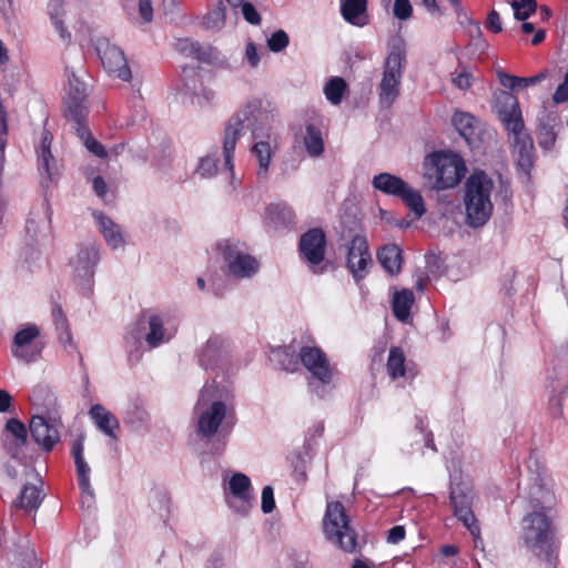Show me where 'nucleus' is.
Masks as SVG:
<instances>
[{
    "label": "nucleus",
    "instance_id": "f257e3e1",
    "mask_svg": "<svg viewBox=\"0 0 568 568\" xmlns=\"http://www.w3.org/2000/svg\"><path fill=\"white\" fill-rule=\"evenodd\" d=\"M551 499L552 494L544 484L542 473L537 471L529 491L531 510L521 519L518 540L519 545L535 557L554 568L557 561L558 545L556 528L547 514Z\"/></svg>",
    "mask_w": 568,
    "mask_h": 568
},
{
    "label": "nucleus",
    "instance_id": "f03ea898",
    "mask_svg": "<svg viewBox=\"0 0 568 568\" xmlns=\"http://www.w3.org/2000/svg\"><path fill=\"white\" fill-rule=\"evenodd\" d=\"M275 115L271 103L254 98L245 102L226 122L223 138L224 164L233 179L234 151L242 131L247 129L254 139L270 138Z\"/></svg>",
    "mask_w": 568,
    "mask_h": 568
},
{
    "label": "nucleus",
    "instance_id": "7ed1b4c3",
    "mask_svg": "<svg viewBox=\"0 0 568 568\" xmlns=\"http://www.w3.org/2000/svg\"><path fill=\"white\" fill-rule=\"evenodd\" d=\"M499 119L506 131L514 138V153L517 166L525 175H529L534 166V142L525 130L518 99L510 92L503 91L497 97Z\"/></svg>",
    "mask_w": 568,
    "mask_h": 568
},
{
    "label": "nucleus",
    "instance_id": "20e7f679",
    "mask_svg": "<svg viewBox=\"0 0 568 568\" xmlns=\"http://www.w3.org/2000/svg\"><path fill=\"white\" fill-rule=\"evenodd\" d=\"M494 183L484 171H474L465 184L466 223L470 227L484 226L493 214L490 194Z\"/></svg>",
    "mask_w": 568,
    "mask_h": 568
},
{
    "label": "nucleus",
    "instance_id": "39448f33",
    "mask_svg": "<svg viewBox=\"0 0 568 568\" xmlns=\"http://www.w3.org/2000/svg\"><path fill=\"white\" fill-rule=\"evenodd\" d=\"M407 62L405 41L396 38L392 41L384 62L378 98L383 106L389 108L400 93V81Z\"/></svg>",
    "mask_w": 568,
    "mask_h": 568
},
{
    "label": "nucleus",
    "instance_id": "423d86ee",
    "mask_svg": "<svg viewBox=\"0 0 568 568\" xmlns=\"http://www.w3.org/2000/svg\"><path fill=\"white\" fill-rule=\"evenodd\" d=\"M426 175L435 190H446L459 184L466 173L464 160L453 152H434L424 162Z\"/></svg>",
    "mask_w": 568,
    "mask_h": 568
},
{
    "label": "nucleus",
    "instance_id": "0eeeda50",
    "mask_svg": "<svg viewBox=\"0 0 568 568\" xmlns=\"http://www.w3.org/2000/svg\"><path fill=\"white\" fill-rule=\"evenodd\" d=\"M323 528L326 538L346 552H353L357 546V534L349 525V518L341 501L326 505Z\"/></svg>",
    "mask_w": 568,
    "mask_h": 568
},
{
    "label": "nucleus",
    "instance_id": "6e6552de",
    "mask_svg": "<svg viewBox=\"0 0 568 568\" xmlns=\"http://www.w3.org/2000/svg\"><path fill=\"white\" fill-rule=\"evenodd\" d=\"M214 388L207 383L203 386L194 414L197 416V432L202 437L214 436L226 416V405L221 400H213Z\"/></svg>",
    "mask_w": 568,
    "mask_h": 568
},
{
    "label": "nucleus",
    "instance_id": "1a4fd4ad",
    "mask_svg": "<svg viewBox=\"0 0 568 568\" xmlns=\"http://www.w3.org/2000/svg\"><path fill=\"white\" fill-rule=\"evenodd\" d=\"M300 362L310 372L312 379L320 385L310 382V387L320 397L324 396L325 388L331 385L333 368L329 365L326 354L317 346H303L298 352Z\"/></svg>",
    "mask_w": 568,
    "mask_h": 568
},
{
    "label": "nucleus",
    "instance_id": "9d476101",
    "mask_svg": "<svg viewBox=\"0 0 568 568\" xmlns=\"http://www.w3.org/2000/svg\"><path fill=\"white\" fill-rule=\"evenodd\" d=\"M449 499L455 517L464 524L471 536L477 538L480 528L473 511L474 491L471 486L465 481L452 483Z\"/></svg>",
    "mask_w": 568,
    "mask_h": 568
},
{
    "label": "nucleus",
    "instance_id": "9b49d317",
    "mask_svg": "<svg viewBox=\"0 0 568 568\" xmlns=\"http://www.w3.org/2000/svg\"><path fill=\"white\" fill-rule=\"evenodd\" d=\"M99 260L98 244L95 242H87L80 245L75 257L70 262L82 293L87 296L92 292L94 268Z\"/></svg>",
    "mask_w": 568,
    "mask_h": 568
},
{
    "label": "nucleus",
    "instance_id": "f8f14e48",
    "mask_svg": "<svg viewBox=\"0 0 568 568\" xmlns=\"http://www.w3.org/2000/svg\"><path fill=\"white\" fill-rule=\"evenodd\" d=\"M325 248L326 236L322 229H311L302 234L298 244L300 254L314 274L324 272V267L320 265L324 261Z\"/></svg>",
    "mask_w": 568,
    "mask_h": 568
},
{
    "label": "nucleus",
    "instance_id": "ddd939ff",
    "mask_svg": "<svg viewBox=\"0 0 568 568\" xmlns=\"http://www.w3.org/2000/svg\"><path fill=\"white\" fill-rule=\"evenodd\" d=\"M346 266L355 282L358 283L366 277L367 266L372 263L367 241L365 236L357 233L349 235V243L346 244Z\"/></svg>",
    "mask_w": 568,
    "mask_h": 568
},
{
    "label": "nucleus",
    "instance_id": "4468645a",
    "mask_svg": "<svg viewBox=\"0 0 568 568\" xmlns=\"http://www.w3.org/2000/svg\"><path fill=\"white\" fill-rule=\"evenodd\" d=\"M97 51L100 55L104 69L123 81H130L132 73L124 52L109 40L102 39L98 41Z\"/></svg>",
    "mask_w": 568,
    "mask_h": 568
},
{
    "label": "nucleus",
    "instance_id": "2eb2a0df",
    "mask_svg": "<svg viewBox=\"0 0 568 568\" xmlns=\"http://www.w3.org/2000/svg\"><path fill=\"white\" fill-rule=\"evenodd\" d=\"M233 500L229 501L230 507L237 514L246 516L254 504L252 495L253 487L251 479L243 473H235L229 481Z\"/></svg>",
    "mask_w": 568,
    "mask_h": 568
},
{
    "label": "nucleus",
    "instance_id": "dca6fc26",
    "mask_svg": "<svg viewBox=\"0 0 568 568\" xmlns=\"http://www.w3.org/2000/svg\"><path fill=\"white\" fill-rule=\"evenodd\" d=\"M223 256L230 273L236 277H250L258 270V262L253 256L237 251L230 243H226Z\"/></svg>",
    "mask_w": 568,
    "mask_h": 568
},
{
    "label": "nucleus",
    "instance_id": "f3484780",
    "mask_svg": "<svg viewBox=\"0 0 568 568\" xmlns=\"http://www.w3.org/2000/svg\"><path fill=\"white\" fill-rule=\"evenodd\" d=\"M3 447L12 458H20L22 448L28 443L26 425L17 418L7 420L3 432Z\"/></svg>",
    "mask_w": 568,
    "mask_h": 568
},
{
    "label": "nucleus",
    "instance_id": "a211bd4d",
    "mask_svg": "<svg viewBox=\"0 0 568 568\" xmlns=\"http://www.w3.org/2000/svg\"><path fill=\"white\" fill-rule=\"evenodd\" d=\"M29 429L31 437L45 452H50L60 439L57 426L40 415L32 416Z\"/></svg>",
    "mask_w": 568,
    "mask_h": 568
},
{
    "label": "nucleus",
    "instance_id": "6ab92c4d",
    "mask_svg": "<svg viewBox=\"0 0 568 568\" xmlns=\"http://www.w3.org/2000/svg\"><path fill=\"white\" fill-rule=\"evenodd\" d=\"M453 125L470 149L480 146L479 120L468 112L457 111L452 118Z\"/></svg>",
    "mask_w": 568,
    "mask_h": 568
},
{
    "label": "nucleus",
    "instance_id": "aec40b11",
    "mask_svg": "<svg viewBox=\"0 0 568 568\" xmlns=\"http://www.w3.org/2000/svg\"><path fill=\"white\" fill-rule=\"evenodd\" d=\"M199 364L204 369H214L226 355L225 339L220 335H212L197 351Z\"/></svg>",
    "mask_w": 568,
    "mask_h": 568
},
{
    "label": "nucleus",
    "instance_id": "412c9836",
    "mask_svg": "<svg viewBox=\"0 0 568 568\" xmlns=\"http://www.w3.org/2000/svg\"><path fill=\"white\" fill-rule=\"evenodd\" d=\"M547 381L554 392L568 388V348H561L552 359V366L547 371Z\"/></svg>",
    "mask_w": 568,
    "mask_h": 568
},
{
    "label": "nucleus",
    "instance_id": "4be33fe9",
    "mask_svg": "<svg viewBox=\"0 0 568 568\" xmlns=\"http://www.w3.org/2000/svg\"><path fill=\"white\" fill-rule=\"evenodd\" d=\"M52 140V134L44 131L38 150V169L40 174L45 176L48 183L52 182L58 173L57 160L51 152Z\"/></svg>",
    "mask_w": 568,
    "mask_h": 568
},
{
    "label": "nucleus",
    "instance_id": "5701e85b",
    "mask_svg": "<svg viewBox=\"0 0 568 568\" xmlns=\"http://www.w3.org/2000/svg\"><path fill=\"white\" fill-rule=\"evenodd\" d=\"M341 14L352 26L368 24L367 0H341Z\"/></svg>",
    "mask_w": 568,
    "mask_h": 568
},
{
    "label": "nucleus",
    "instance_id": "b1692460",
    "mask_svg": "<svg viewBox=\"0 0 568 568\" xmlns=\"http://www.w3.org/2000/svg\"><path fill=\"white\" fill-rule=\"evenodd\" d=\"M295 214L286 203H272L265 210V222L273 229L288 227L294 224Z\"/></svg>",
    "mask_w": 568,
    "mask_h": 568
},
{
    "label": "nucleus",
    "instance_id": "393cba45",
    "mask_svg": "<svg viewBox=\"0 0 568 568\" xmlns=\"http://www.w3.org/2000/svg\"><path fill=\"white\" fill-rule=\"evenodd\" d=\"M89 415L91 419L94 422L97 427L104 433L106 436L118 439V436L115 434V429L119 428V420L116 417L109 412L103 405L95 404L93 405L90 410Z\"/></svg>",
    "mask_w": 568,
    "mask_h": 568
},
{
    "label": "nucleus",
    "instance_id": "a878e982",
    "mask_svg": "<svg viewBox=\"0 0 568 568\" xmlns=\"http://www.w3.org/2000/svg\"><path fill=\"white\" fill-rule=\"evenodd\" d=\"M94 217L106 244L112 250L124 245L123 234L118 224L103 213H94Z\"/></svg>",
    "mask_w": 568,
    "mask_h": 568
},
{
    "label": "nucleus",
    "instance_id": "bb28decb",
    "mask_svg": "<svg viewBox=\"0 0 568 568\" xmlns=\"http://www.w3.org/2000/svg\"><path fill=\"white\" fill-rule=\"evenodd\" d=\"M181 77L184 83L185 93L197 98L202 94L206 102H210L213 99L214 93L211 90L203 88L197 68L184 67L182 69Z\"/></svg>",
    "mask_w": 568,
    "mask_h": 568
},
{
    "label": "nucleus",
    "instance_id": "cd10ccee",
    "mask_svg": "<svg viewBox=\"0 0 568 568\" xmlns=\"http://www.w3.org/2000/svg\"><path fill=\"white\" fill-rule=\"evenodd\" d=\"M406 182L397 175L383 172L375 175L372 185L375 190L390 196L398 197L406 187Z\"/></svg>",
    "mask_w": 568,
    "mask_h": 568
},
{
    "label": "nucleus",
    "instance_id": "c85d7f7f",
    "mask_svg": "<svg viewBox=\"0 0 568 568\" xmlns=\"http://www.w3.org/2000/svg\"><path fill=\"white\" fill-rule=\"evenodd\" d=\"M377 258L383 268L392 276L402 270V250L396 244H387L377 253Z\"/></svg>",
    "mask_w": 568,
    "mask_h": 568
},
{
    "label": "nucleus",
    "instance_id": "c756f323",
    "mask_svg": "<svg viewBox=\"0 0 568 568\" xmlns=\"http://www.w3.org/2000/svg\"><path fill=\"white\" fill-rule=\"evenodd\" d=\"M303 142L311 158H318L324 152V140L321 128L315 123H306Z\"/></svg>",
    "mask_w": 568,
    "mask_h": 568
},
{
    "label": "nucleus",
    "instance_id": "7c9ffc66",
    "mask_svg": "<svg viewBox=\"0 0 568 568\" xmlns=\"http://www.w3.org/2000/svg\"><path fill=\"white\" fill-rule=\"evenodd\" d=\"M43 499L41 489L31 484L23 486L19 497L13 501V506L24 509L26 511L37 510Z\"/></svg>",
    "mask_w": 568,
    "mask_h": 568
},
{
    "label": "nucleus",
    "instance_id": "2f4dec72",
    "mask_svg": "<svg viewBox=\"0 0 568 568\" xmlns=\"http://www.w3.org/2000/svg\"><path fill=\"white\" fill-rule=\"evenodd\" d=\"M65 116L73 122L74 132L78 131V129H80V126H88L87 125V116H88L87 100L67 98V100H65Z\"/></svg>",
    "mask_w": 568,
    "mask_h": 568
},
{
    "label": "nucleus",
    "instance_id": "473e14b6",
    "mask_svg": "<svg viewBox=\"0 0 568 568\" xmlns=\"http://www.w3.org/2000/svg\"><path fill=\"white\" fill-rule=\"evenodd\" d=\"M414 294L410 290L404 288L394 294L392 308L394 316L400 321L406 322L410 316V308L414 304Z\"/></svg>",
    "mask_w": 568,
    "mask_h": 568
},
{
    "label": "nucleus",
    "instance_id": "72a5a7b5",
    "mask_svg": "<svg viewBox=\"0 0 568 568\" xmlns=\"http://www.w3.org/2000/svg\"><path fill=\"white\" fill-rule=\"evenodd\" d=\"M51 315L60 343L64 347H67V345H72V334L62 306L60 304L53 303Z\"/></svg>",
    "mask_w": 568,
    "mask_h": 568
},
{
    "label": "nucleus",
    "instance_id": "f704fd0d",
    "mask_svg": "<svg viewBox=\"0 0 568 568\" xmlns=\"http://www.w3.org/2000/svg\"><path fill=\"white\" fill-rule=\"evenodd\" d=\"M556 118L547 115L541 119L538 125V144L544 150H551L555 145L557 133L555 131Z\"/></svg>",
    "mask_w": 568,
    "mask_h": 568
},
{
    "label": "nucleus",
    "instance_id": "c9c22d12",
    "mask_svg": "<svg viewBox=\"0 0 568 568\" xmlns=\"http://www.w3.org/2000/svg\"><path fill=\"white\" fill-rule=\"evenodd\" d=\"M149 332L145 335V341L150 347H158L163 342L169 341L164 329V322L158 314H152L148 318Z\"/></svg>",
    "mask_w": 568,
    "mask_h": 568
},
{
    "label": "nucleus",
    "instance_id": "e433bc0d",
    "mask_svg": "<svg viewBox=\"0 0 568 568\" xmlns=\"http://www.w3.org/2000/svg\"><path fill=\"white\" fill-rule=\"evenodd\" d=\"M252 153L258 161V178H266L274 149L271 146L270 141H258L252 146Z\"/></svg>",
    "mask_w": 568,
    "mask_h": 568
},
{
    "label": "nucleus",
    "instance_id": "4c0bfd02",
    "mask_svg": "<svg viewBox=\"0 0 568 568\" xmlns=\"http://www.w3.org/2000/svg\"><path fill=\"white\" fill-rule=\"evenodd\" d=\"M272 359L284 371L295 372L300 364L298 355L290 346L276 347L272 351Z\"/></svg>",
    "mask_w": 568,
    "mask_h": 568
},
{
    "label": "nucleus",
    "instance_id": "58836bf2",
    "mask_svg": "<svg viewBox=\"0 0 568 568\" xmlns=\"http://www.w3.org/2000/svg\"><path fill=\"white\" fill-rule=\"evenodd\" d=\"M398 199H400L404 204L409 207V210L415 214L416 219H420L425 214L426 207L420 192L412 187L408 183L406 184L405 190L402 192Z\"/></svg>",
    "mask_w": 568,
    "mask_h": 568
},
{
    "label": "nucleus",
    "instance_id": "ea45409f",
    "mask_svg": "<svg viewBox=\"0 0 568 568\" xmlns=\"http://www.w3.org/2000/svg\"><path fill=\"white\" fill-rule=\"evenodd\" d=\"M405 354L400 347H390L386 367L389 376L393 379H397L399 377L405 376Z\"/></svg>",
    "mask_w": 568,
    "mask_h": 568
},
{
    "label": "nucleus",
    "instance_id": "a19ab883",
    "mask_svg": "<svg viewBox=\"0 0 568 568\" xmlns=\"http://www.w3.org/2000/svg\"><path fill=\"white\" fill-rule=\"evenodd\" d=\"M48 12L60 38L63 41H70L71 33L64 28L61 19L63 16V0H50L48 3Z\"/></svg>",
    "mask_w": 568,
    "mask_h": 568
},
{
    "label": "nucleus",
    "instance_id": "79ce46f5",
    "mask_svg": "<svg viewBox=\"0 0 568 568\" xmlns=\"http://www.w3.org/2000/svg\"><path fill=\"white\" fill-rule=\"evenodd\" d=\"M347 90L346 81L341 77L331 78L325 87L324 94L325 98L334 105H337L342 102L344 93Z\"/></svg>",
    "mask_w": 568,
    "mask_h": 568
},
{
    "label": "nucleus",
    "instance_id": "37998d69",
    "mask_svg": "<svg viewBox=\"0 0 568 568\" xmlns=\"http://www.w3.org/2000/svg\"><path fill=\"white\" fill-rule=\"evenodd\" d=\"M83 443H84L83 436L77 437L72 443V449H71V453H72V456L74 459V464H75V470H77L78 478L88 477V476H90V471H91L88 463L84 459V455H83L84 444Z\"/></svg>",
    "mask_w": 568,
    "mask_h": 568
},
{
    "label": "nucleus",
    "instance_id": "c03bdc74",
    "mask_svg": "<svg viewBox=\"0 0 568 568\" xmlns=\"http://www.w3.org/2000/svg\"><path fill=\"white\" fill-rule=\"evenodd\" d=\"M75 134L90 153L100 159H105L108 156L105 148L91 135L88 126H80V129L75 131Z\"/></svg>",
    "mask_w": 568,
    "mask_h": 568
},
{
    "label": "nucleus",
    "instance_id": "a18cd8bd",
    "mask_svg": "<svg viewBox=\"0 0 568 568\" xmlns=\"http://www.w3.org/2000/svg\"><path fill=\"white\" fill-rule=\"evenodd\" d=\"M226 20V8L220 0L217 4L209 10L203 18V24L210 30H220L224 27Z\"/></svg>",
    "mask_w": 568,
    "mask_h": 568
},
{
    "label": "nucleus",
    "instance_id": "49530a36",
    "mask_svg": "<svg viewBox=\"0 0 568 568\" xmlns=\"http://www.w3.org/2000/svg\"><path fill=\"white\" fill-rule=\"evenodd\" d=\"M11 351L17 359L29 364L36 362L40 357L42 348L36 343L26 345L23 344V346H17L16 344H12Z\"/></svg>",
    "mask_w": 568,
    "mask_h": 568
},
{
    "label": "nucleus",
    "instance_id": "de8ad7c7",
    "mask_svg": "<svg viewBox=\"0 0 568 568\" xmlns=\"http://www.w3.org/2000/svg\"><path fill=\"white\" fill-rule=\"evenodd\" d=\"M511 7L514 9V18L518 21L527 20L537 10L536 0H519L513 1Z\"/></svg>",
    "mask_w": 568,
    "mask_h": 568
},
{
    "label": "nucleus",
    "instance_id": "09e8293b",
    "mask_svg": "<svg viewBox=\"0 0 568 568\" xmlns=\"http://www.w3.org/2000/svg\"><path fill=\"white\" fill-rule=\"evenodd\" d=\"M67 75L69 82V91L67 98L87 100L88 93L85 84L80 81V79L72 70L67 69Z\"/></svg>",
    "mask_w": 568,
    "mask_h": 568
},
{
    "label": "nucleus",
    "instance_id": "8fccbe9b",
    "mask_svg": "<svg viewBox=\"0 0 568 568\" xmlns=\"http://www.w3.org/2000/svg\"><path fill=\"white\" fill-rule=\"evenodd\" d=\"M40 335V329L37 325H29L18 331L13 338V344L23 346V344H34V339Z\"/></svg>",
    "mask_w": 568,
    "mask_h": 568
},
{
    "label": "nucleus",
    "instance_id": "3c124183",
    "mask_svg": "<svg viewBox=\"0 0 568 568\" xmlns=\"http://www.w3.org/2000/svg\"><path fill=\"white\" fill-rule=\"evenodd\" d=\"M288 43L290 37L282 29H278L275 32H273L271 37L267 39L268 49L275 53L283 51L288 45Z\"/></svg>",
    "mask_w": 568,
    "mask_h": 568
},
{
    "label": "nucleus",
    "instance_id": "603ef678",
    "mask_svg": "<svg viewBox=\"0 0 568 568\" xmlns=\"http://www.w3.org/2000/svg\"><path fill=\"white\" fill-rule=\"evenodd\" d=\"M191 57L201 62L211 63L217 58V51L209 44L195 42Z\"/></svg>",
    "mask_w": 568,
    "mask_h": 568
},
{
    "label": "nucleus",
    "instance_id": "864d4df0",
    "mask_svg": "<svg viewBox=\"0 0 568 568\" xmlns=\"http://www.w3.org/2000/svg\"><path fill=\"white\" fill-rule=\"evenodd\" d=\"M217 162L215 155L202 158L196 168V173L202 178H212L217 172Z\"/></svg>",
    "mask_w": 568,
    "mask_h": 568
},
{
    "label": "nucleus",
    "instance_id": "5fc2aeb1",
    "mask_svg": "<svg viewBox=\"0 0 568 568\" xmlns=\"http://www.w3.org/2000/svg\"><path fill=\"white\" fill-rule=\"evenodd\" d=\"M152 506L153 509L159 513L161 518H166L170 513V497L166 493L156 491Z\"/></svg>",
    "mask_w": 568,
    "mask_h": 568
},
{
    "label": "nucleus",
    "instance_id": "6e6d98bb",
    "mask_svg": "<svg viewBox=\"0 0 568 568\" xmlns=\"http://www.w3.org/2000/svg\"><path fill=\"white\" fill-rule=\"evenodd\" d=\"M146 412L139 407L138 405H132L126 412L124 416V422L126 424L136 426L145 422Z\"/></svg>",
    "mask_w": 568,
    "mask_h": 568
},
{
    "label": "nucleus",
    "instance_id": "4d7b16f0",
    "mask_svg": "<svg viewBox=\"0 0 568 568\" xmlns=\"http://www.w3.org/2000/svg\"><path fill=\"white\" fill-rule=\"evenodd\" d=\"M42 221L41 217V210L40 209H32L29 213V217L26 223V230L27 233L31 237H36L39 232V224Z\"/></svg>",
    "mask_w": 568,
    "mask_h": 568
},
{
    "label": "nucleus",
    "instance_id": "13d9d810",
    "mask_svg": "<svg viewBox=\"0 0 568 568\" xmlns=\"http://www.w3.org/2000/svg\"><path fill=\"white\" fill-rule=\"evenodd\" d=\"M394 16L399 20H407L412 17L413 7L409 0H395L393 7Z\"/></svg>",
    "mask_w": 568,
    "mask_h": 568
},
{
    "label": "nucleus",
    "instance_id": "bf43d9fd",
    "mask_svg": "<svg viewBox=\"0 0 568 568\" xmlns=\"http://www.w3.org/2000/svg\"><path fill=\"white\" fill-rule=\"evenodd\" d=\"M261 508L264 514H270L275 508L274 491L271 486H265L262 490Z\"/></svg>",
    "mask_w": 568,
    "mask_h": 568
},
{
    "label": "nucleus",
    "instance_id": "052dcab7",
    "mask_svg": "<svg viewBox=\"0 0 568 568\" xmlns=\"http://www.w3.org/2000/svg\"><path fill=\"white\" fill-rule=\"evenodd\" d=\"M36 559L33 551H23L14 556L11 561L12 568H31V562Z\"/></svg>",
    "mask_w": 568,
    "mask_h": 568
},
{
    "label": "nucleus",
    "instance_id": "680f3d73",
    "mask_svg": "<svg viewBox=\"0 0 568 568\" xmlns=\"http://www.w3.org/2000/svg\"><path fill=\"white\" fill-rule=\"evenodd\" d=\"M240 6L242 7L243 17L248 23L254 26L260 24L261 16L251 2H245L243 0Z\"/></svg>",
    "mask_w": 568,
    "mask_h": 568
},
{
    "label": "nucleus",
    "instance_id": "e2e57ef3",
    "mask_svg": "<svg viewBox=\"0 0 568 568\" xmlns=\"http://www.w3.org/2000/svg\"><path fill=\"white\" fill-rule=\"evenodd\" d=\"M500 84L507 89L515 90L520 85V77L511 75L505 71L497 72Z\"/></svg>",
    "mask_w": 568,
    "mask_h": 568
},
{
    "label": "nucleus",
    "instance_id": "0e129e2a",
    "mask_svg": "<svg viewBox=\"0 0 568 568\" xmlns=\"http://www.w3.org/2000/svg\"><path fill=\"white\" fill-rule=\"evenodd\" d=\"M486 28L493 33H499L503 30L500 16L496 10H491L488 13Z\"/></svg>",
    "mask_w": 568,
    "mask_h": 568
},
{
    "label": "nucleus",
    "instance_id": "69168bd1",
    "mask_svg": "<svg viewBox=\"0 0 568 568\" xmlns=\"http://www.w3.org/2000/svg\"><path fill=\"white\" fill-rule=\"evenodd\" d=\"M139 13L143 22L149 23L153 18V8L150 0L139 1Z\"/></svg>",
    "mask_w": 568,
    "mask_h": 568
},
{
    "label": "nucleus",
    "instance_id": "338daca9",
    "mask_svg": "<svg viewBox=\"0 0 568 568\" xmlns=\"http://www.w3.org/2000/svg\"><path fill=\"white\" fill-rule=\"evenodd\" d=\"M405 527L397 525L388 530L387 541L389 544H398L405 538Z\"/></svg>",
    "mask_w": 568,
    "mask_h": 568
},
{
    "label": "nucleus",
    "instance_id": "774afa93",
    "mask_svg": "<svg viewBox=\"0 0 568 568\" xmlns=\"http://www.w3.org/2000/svg\"><path fill=\"white\" fill-rule=\"evenodd\" d=\"M245 57L247 59L248 64L252 68H256L260 63V57L257 53L256 45L253 42H248L245 49Z\"/></svg>",
    "mask_w": 568,
    "mask_h": 568
}]
</instances>
